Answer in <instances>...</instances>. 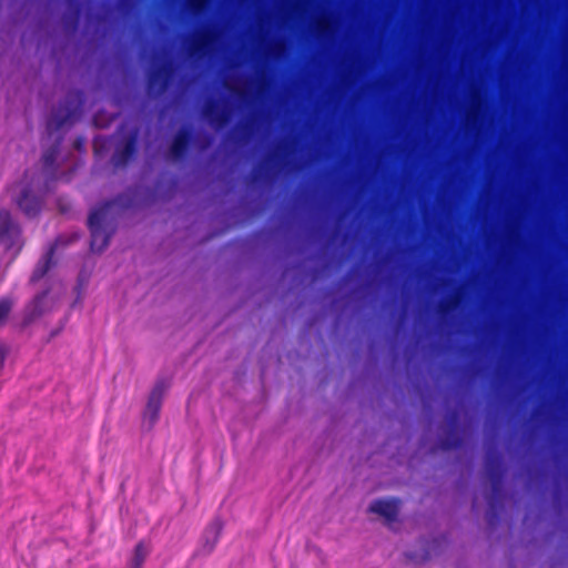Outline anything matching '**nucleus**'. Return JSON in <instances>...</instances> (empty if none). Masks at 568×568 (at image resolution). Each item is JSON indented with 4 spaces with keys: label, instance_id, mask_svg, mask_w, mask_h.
<instances>
[{
    "label": "nucleus",
    "instance_id": "nucleus-3",
    "mask_svg": "<svg viewBox=\"0 0 568 568\" xmlns=\"http://www.w3.org/2000/svg\"><path fill=\"white\" fill-rule=\"evenodd\" d=\"M0 246L6 251H12V255L22 246L20 225L7 209H0Z\"/></svg>",
    "mask_w": 568,
    "mask_h": 568
},
{
    "label": "nucleus",
    "instance_id": "nucleus-7",
    "mask_svg": "<svg viewBox=\"0 0 568 568\" xmlns=\"http://www.w3.org/2000/svg\"><path fill=\"white\" fill-rule=\"evenodd\" d=\"M148 554H149L148 547L144 544L140 542L135 547L134 554L130 560V568H140L142 566V564L144 562Z\"/></svg>",
    "mask_w": 568,
    "mask_h": 568
},
{
    "label": "nucleus",
    "instance_id": "nucleus-8",
    "mask_svg": "<svg viewBox=\"0 0 568 568\" xmlns=\"http://www.w3.org/2000/svg\"><path fill=\"white\" fill-rule=\"evenodd\" d=\"M51 255H52V252H50L47 256H44L43 260H41L39 262V264L37 265L36 270L33 272V275L31 277L32 281L39 280L49 270Z\"/></svg>",
    "mask_w": 568,
    "mask_h": 568
},
{
    "label": "nucleus",
    "instance_id": "nucleus-2",
    "mask_svg": "<svg viewBox=\"0 0 568 568\" xmlns=\"http://www.w3.org/2000/svg\"><path fill=\"white\" fill-rule=\"evenodd\" d=\"M10 197L18 207L27 215L37 214L42 205V192L39 183L31 180H23L10 189Z\"/></svg>",
    "mask_w": 568,
    "mask_h": 568
},
{
    "label": "nucleus",
    "instance_id": "nucleus-1",
    "mask_svg": "<svg viewBox=\"0 0 568 568\" xmlns=\"http://www.w3.org/2000/svg\"><path fill=\"white\" fill-rule=\"evenodd\" d=\"M114 204L95 209L89 216V227L91 231V247L93 251L101 252L108 246L109 239L114 231Z\"/></svg>",
    "mask_w": 568,
    "mask_h": 568
},
{
    "label": "nucleus",
    "instance_id": "nucleus-10",
    "mask_svg": "<svg viewBox=\"0 0 568 568\" xmlns=\"http://www.w3.org/2000/svg\"><path fill=\"white\" fill-rule=\"evenodd\" d=\"M11 308V302L9 300H2L0 302V324L6 320Z\"/></svg>",
    "mask_w": 568,
    "mask_h": 568
},
{
    "label": "nucleus",
    "instance_id": "nucleus-13",
    "mask_svg": "<svg viewBox=\"0 0 568 568\" xmlns=\"http://www.w3.org/2000/svg\"><path fill=\"white\" fill-rule=\"evenodd\" d=\"M126 151H128V152H130V151H131V146H130V145H128V146H126Z\"/></svg>",
    "mask_w": 568,
    "mask_h": 568
},
{
    "label": "nucleus",
    "instance_id": "nucleus-9",
    "mask_svg": "<svg viewBox=\"0 0 568 568\" xmlns=\"http://www.w3.org/2000/svg\"><path fill=\"white\" fill-rule=\"evenodd\" d=\"M185 143H186V141L183 135H179L175 138L173 145H172V150H171V154L173 158L180 156L181 152L183 151V149L185 146Z\"/></svg>",
    "mask_w": 568,
    "mask_h": 568
},
{
    "label": "nucleus",
    "instance_id": "nucleus-5",
    "mask_svg": "<svg viewBox=\"0 0 568 568\" xmlns=\"http://www.w3.org/2000/svg\"><path fill=\"white\" fill-rule=\"evenodd\" d=\"M162 398H163V388L160 386L154 387V389L151 392L144 416L145 418H149L151 423H153L158 414L160 412L161 405H162Z\"/></svg>",
    "mask_w": 568,
    "mask_h": 568
},
{
    "label": "nucleus",
    "instance_id": "nucleus-4",
    "mask_svg": "<svg viewBox=\"0 0 568 568\" xmlns=\"http://www.w3.org/2000/svg\"><path fill=\"white\" fill-rule=\"evenodd\" d=\"M369 510L378 514L387 521H392L398 514V503L396 500H376L371 504Z\"/></svg>",
    "mask_w": 568,
    "mask_h": 568
},
{
    "label": "nucleus",
    "instance_id": "nucleus-6",
    "mask_svg": "<svg viewBox=\"0 0 568 568\" xmlns=\"http://www.w3.org/2000/svg\"><path fill=\"white\" fill-rule=\"evenodd\" d=\"M222 527V521L220 519H215L204 530L203 540L209 551H211L217 542Z\"/></svg>",
    "mask_w": 568,
    "mask_h": 568
},
{
    "label": "nucleus",
    "instance_id": "nucleus-11",
    "mask_svg": "<svg viewBox=\"0 0 568 568\" xmlns=\"http://www.w3.org/2000/svg\"><path fill=\"white\" fill-rule=\"evenodd\" d=\"M6 355H7V347L2 343H0V367L2 366V364L4 362Z\"/></svg>",
    "mask_w": 568,
    "mask_h": 568
},
{
    "label": "nucleus",
    "instance_id": "nucleus-12",
    "mask_svg": "<svg viewBox=\"0 0 568 568\" xmlns=\"http://www.w3.org/2000/svg\"><path fill=\"white\" fill-rule=\"evenodd\" d=\"M43 298V296H38L36 300H34V304L36 306L40 303V301Z\"/></svg>",
    "mask_w": 568,
    "mask_h": 568
}]
</instances>
